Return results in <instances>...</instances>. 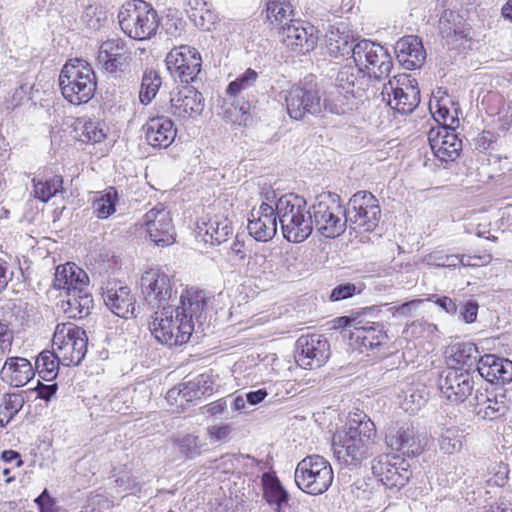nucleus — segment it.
Wrapping results in <instances>:
<instances>
[{
	"label": "nucleus",
	"instance_id": "obj_1",
	"mask_svg": "<svg viewBox=\"0 0 512 512\" xmlns=\"http://www.w3.org/2000/svg\"><path fill=\"white\" fill-rule=\"evenodd\" d=\"M376 446V428L366 414L355 413L343 430L332 438V449L338 461L347 466H360L371 457Z\"/></svg>",
	"mask_w": 512,
	"mask_h": 512
},
{
	"label": "nucleus",
	"instance_id": "obj_2",
	"mask_svg": "<svg viewBox=\"0 0 512 512\" xmlns=\"http://www.w3.org/2000/svg\"><path fill=\"white\" fill-rule=\"evenodd\" d=\"M304 198L285 194L276 201V212L283 237L292 243L306 240L313 231L311 211Z\"/></svg>",
	"mask_w": 512,
	"mask_h": 512
},
{
	"label": "nucleus",
	"instance_id": "obj_3",
	"mask_svg": "<svg viewBox=\"0 0 512 512\" xmlns=\"http://www.w3.org/2000/svg\"><path fill=\"white\" fill-rule=\"evenodd\" d=\"M59 86L67 101L80 105L93 98L97 81L91 65L83 59L75 58L62 67Z\"/></svg>",
	"mask_w": 512,
	"mask_h": 512
},
{
	"label": "nucleus",
	"instance_id": "obj_4",
	"mask_svg": "<svg viewBox=\"0 0 512 512\" xmlns=\"http://www.w3.org/2000/svg\"><path fill=\"white\" fill-rule=\"evenodd\" d=\"M122 31L135 40L144 41L155 36L159 16L153 6L144 0L128 1L118 13Z\"/></svg>",
	"mask_w": 512,
	"mask_h": 512
},
{
	"label": "nucleus",
	"instance_id": "obj_5",
	"mask_svg": "<svg viewBox=\"0 0 512 512\" xmlns=\"http://www.w3.org/2000/svg\"><path fill=\"white\" fill-rule=\"evenodd\" d=\"M149 329L158 342L169 347L187 343L196 331L194 324L185 321L179 309L173 306H163L161 310L155 311Z\"/></svg>",
	"mask_w": 512,
	"mask_h": 512
},
{
	"label": "nucleus",
	"instance_id": "obj_6",
	"mask_svg": "<svg viewBox=\"0 0 512 512\" xmlns=\"http://www.w3.org/2000/svg\"><path fill=\"white\" fill-rule=\"evenodd\" d=\"M295 483L310 495H320L331 486L334 474L332 466L324 457L314 454L302 459L296 466Z\"/></svg>",
	"mask_w": 512,
	"mask_h": 512
},
{
	"label": "nucleus",
	"instance_id": "obj_7",
	"mask_svg": "<svg viewBox=\"0 0 512 512\" xmlns=\"http://www.w3.org/2000/svg\"><path fill=\"white\" fill-rule=\"evenodd\" d=\"M345 208L336 193L322 194L312 206L313 227L326 238H335L346 228Z\"/></svg>",
	"mask_w": 512,
	"mask_h": 512
},
{
	"label": "nucleus",
	"instance_id": "obj_8",
	"mask_svg": "<svg viewBox=\"0 0 512 512\" xmlns=\"http://www.w3.org/2000/svg\"><path fill=\"white\" fill-rule=\"evenodd\" d=\"M53 347L64 366H78L86 356L88 337L86 331L71 323L56 326Z\"/></svg>",
	"mask_w": 512,
	"mask_h": 512
},
{
	"label": "nucleus",
	"instance_id": "obj_9",
	"mask_svg": "<svg viewBox=\"0 0 512 512\" xmlns=\"http://www.w3.org/2000/svg\"><path fill=\"white\" fill-rule=\"evenodd\" d=\"M382 100L401 114H410L420 103L418 83L411 75L402 73L383 84Z\"/></svg>",
	"mask_w": 512,
	"mask_h": 512
},
{
	"label": "nucleus",
	"instance_id": "obj_10",
	"mask_svg": "<svg viewBox=\"0 0 512 512\" xmlns=\"http://www.w3.org/2000/svg\"><path fill=\"white\" fill-rule=\"evenodd\" d=\"M352 57L357 67L369 71V76L381 81L390 76L392 57L382 45L362 39L353 46Z\"/></svg>",
	"mask_w": 512,
	"mask_h": 512
},
{
	"label": "nucleus",
	"instance_id": "obj_11",
	"mask_svg": "<svg viewBox=\"0 0 512 512\" xmlns=\"http://www.w3.org/2000/svg\"><path fill=\"white\" fill-rule=\"evenodd\" d=\"M346 225L354 230L374 231L381 218V209L377 198L368 191H358L345 208Z\"/></svg>",
	"mask_w": 512,
	"mask_h": 512
},
{
	"label": "nucleus",
	"instance_id": "obj_12",
	"mask_svg": "<svg viewBox=\"0 0 512 512\" xmlns=\"http://www.w3.org/2000/svg\"><path fill=\"white\" fill-rule=\"evenodd\" d=\"M203 109L204 97L191 86L173 90L169 100L158 104V113L169 114L182 120L198 117Z\"/></svg>",
	"mask_w": 512,
	"mask_h": 512
},
{
	"label": "nucleus",
	"instance_id": "obj_13",
	"mask_svg": "<svg viewBox=\"0 0 512 512\" xmlns=\"http://www.w3.org/2000/svg\"><path fill=\"white\" fill-rule=\"evenodd\" d=\"M474 370L446 368L441 371L437 385L444 398L453 403L464 402L478 383Z\"/></svg>",
	"mask_w": 512,
	"mask_h": 512
},
{
	"label": "nucleus",
	"instance_id": "obj_14",
	"mask_svg": "<svg viewBox=\"0 0 512 512\" xmlns=\"http://www.w3.org/2000/svg\"><path fill=\"white\" fill-rule=\"evenodd\" d=\"M285 101L287 112L294 120H302L307 115L321 116L322 97L315 85L304 83L292 86Z\"/></svg>",
	"mask_w": 512,
	"mask_h": 512
},
{
	"label": "nucleus",
	"instance_id": "obj_15",
	"mask_svg": "<svg viewBox=\"0 0 512 512\" xmlns=\"http://www.w3.org/2000/svg\"><path fill=\"white\" fill-rule=\"evenodd\" d=\"M140 287L147 304L157 308L169 306L168 301L177 293L171 277L160 269L145 271L140 279Z\"/></svg>",
	"mask_w": 512,
	"mask_h": 512
},
{
	"label": "nucleus",
	"instance_id": "obj_16",
	"mask_svg": "<svg viewBox=\"0 0 512 512\" xmlns=\"http://www.w3.org/2000/svg\"><path fill=\"white\" fill-rule=\"evenodd\" d=\"M166 65L174 78L189 84L194 82L200 73L202 58L197 49L189 45H180L168 53Z\"/></svg>",
	"mask_w": 512,
	"mask_h": 512
},
{
	"label": "nucleus",
	"instance_id": "obj_17",
	"mask_svg": "<svg viewBox=\"0 0 512 512\" xmlns=\"http://www.w3.org/2000/svg\"><path fill=\"white\" fill-rule=\"evenodd\" d=\"M404 459L396 455H380L372 461V473L389 489H400L412 476Z\"/></svg>",
	"mask_w": 512,
	"mask_h": 512
},
{
	"label": "nucleus",
	"instance_id": "obj_18",
	"mask_svg": "<svg viewBox=\"0 0 512 512\" xmlns=\"http://www.w3.org/2000/svg\"><path fill=\"white\" fill-rule=\"evenodd\" d=\"M295 346L296 362L305 369L323 366L331 355L330 345L323 335H302Z\"/></svg>",
	"mask_w": 512,
	"mask_h": 512
},
{
	"label": "nucleus",
	"instance_id": "obj_19",
	"mask_svg": "<svg viewBox=\"0 0 512 512\" xmlns=\"http://www.w3.org/2000/svg\"><path fill=\"white\" fill-rule=\"evenodd\" d=\"M143 226L157 246H169L175 241V228L169 210L159 203L143 216Z\"/></svg>",
	"mask_w": 512,
	"mask_h": 512
},
{
	"label": "nucleus",
	"instance_id": "obj_20",
	"mask_svg": "<svg viewBox=\"0 0 512 512\" xmlns=\"http://www.w3.org/2000/svg\"><path fill=\"white\" fill-rule=\"evenodd\" d=\"M97 60L107 73L120 77L129 67L131 53L124 40L108 39L100 45Z\"/></svg>",
	"mask_w": 512,
	"mask_h": 512
},
{
	"label": "nucleus",
	"instance_id": "obj_21",
	"mask_svg": "<svg viewBox=\"0 0 512 512\" xmlns=\"http://www.w3.org/2000/svg\"><path fill=\"white\" fill-rule=\"evenodd\" d=\"M208 301L209 297L205 291L191 287L181 293L180 305L174 309H179L182 318L194 324L195 332H203L207 320Z\"/></svg>",
	"mask_w": 512,
	"mask_h": 512
},
{
	"label": "nucleus",
	"instance_id": "obj_22",
	"mask_svg": "<svg viewBox=\"0 0 512 512\" xmlns=\"http://www.w3.org/2000/svg\"><path fill=\"white\" fill-rule=\"evenodd\" d=\"M385 441L389 448L407 456L420 454L426 445L425 439L408 423H397L388 428Z\"/></svg>",
	"mask_w": 512,
	"mask_h": 512
},
{
	"label": "nucleus",
	"instance_id": "obj_23",
	"mask_svg": "<svg viewBox=\"0 0 512 512\" xmlns=\"http://www.w3.org/2000/svg\"><path fill=\"white\" fill-rule=\"evenodd\" d=\"M277 223L276 205L263 201L250 211L247 229L255 240L267 242L276 235Z\"/></svg>",
	"mask_w": 512,
	"mask_h": 512
},
{
	"label": "nucleus",
	"instance_id": "obj_24",
	"mask_svg": "<svg viewBox=\"0 0 512 512\" xmlns=\"http://www.w3.org/2000/svg\"><path fill=\"white\" fill-rule=\"evenodd\" d=\"M281 41L294 52L305 54L315 48L318 41L317 31L312 25L290 20L280 28Z\"/></svg>",
	"mask_w": 512,
	"mask_h": 512
},
{
	"label": "nucleus",
	"instance_id": "obj_25",
	"mask_svg": "<svg viewBox=\"0 0 512 512\" xmlns=\"http://www.w3.org/2000/svg\"><path fill=\"white\" fill-rule=\"evenodd\" d=\"M428 140L435 157L443 162L456 160L462 150V141L455 133V127L446 125L432 128Z\"/></svg>",
	"mask_w": 512,
	"mask_h": 512
},
{
	"label": "nucleus",
	"instance_id": "obj_26",
	"mask_svg": "<svg viewBox=\"0 0 512 512\" xmlns=\"http://www.w3.org/2000/svg\"><path fill=\"white\" fill-rule=\"evenodd\" d=\"M102 290L103 301L112 313L125 319L134 315L135 298L128 286L109 282Z\"/></svg>",
	"mask_w": 512,
	"mask_h": 512
},
{
	"label": "nucleus",
	"instance_id": "obj_27",
	"mask_svg": "<svg viewBox=\"0 0 512 512\" xmlns=\"http://www.w3.org/2000/svg\"><path fill=\"white\" fill-rule=\"evenodd\" d=\"M474 373L478 374L477 380L485 379L490 383H509L512 381V361L493 354H486L478 362Z\"/></svg>",
	"mask_w": 512,
	"mask_h": 512
},
{
	"label": "nucleus",
	"instance_id": "obj_28",
	"mask_svg": "<svg viewBox=\"0 0 512 512\" xmlns=\"http://www.w3.org/2000/svg\"><path fill=\"white\" fill-rule=\"evenodd\" d=\"M474 412L485 421H494L506 415L509 405L504 395L498 396L493 391L476 389L474 396Z\"/></svg>",
	"mask_w": 512,
	"mask_h": 512
},
{
	"label": "nucleus",
	"instance_id": "obj_29",
	"mask_svg": "<svg viewBox=\"0 0 512 512\" xmlns=\"http://www.w3.org/2000/svg\"><path fill=\"white\" fill-rule=\"evenodd\" d=\"M143 131L147 143L154 148H167L176 137L174 122L163 113L149 118Z\"/></svg>",
	"mask_w": 512,
	"mask_h": 512
},
{
	"label": "nucleus",
	"instance_id": "obj_30",
	"mask_svg": "<svg viewBox=\"0 0 512 512\" xmlns=\"http://www.w3.org/2000/svg\"><path fill=\"white\" fill-rule=\"evenodd\" d=\"M336 90L353 98H361L368 86V80L364 71L356 65L347 64L342 66L336 76Z\"/></svg>",
	"mask_w": 512,
	"mask_h": 512
},
{
	"label": "nucleus",
	"instance_id": "obj_31",
	"mask_svg": "<svg viewBox=\"0 0 512 512\" xmlns=\"http://www.w3.org/2000/svg\"><path fill=\"white\" fill-rule=\"evenodd\" d=\"M395 53L399 62L407 69L421 67L426 59V52L419 37L409 35L399 39L395 44Z\"/></svg>",
	"mask_w": 512,
	"mask_h": 512
},
{
	"label": "nucleus",
	"instance_id": "obj_32",
	"mask_svg": "<svg viewBox=\"0 0 512 512\" xmlns=\"http://www.w3.org/2000/svg\"><path fill=\"white\" fill-rule=\"evenodd\" d=\"M93 308V298L88 289V284L84 287L74 288L71 292H66V299L61 301V309L68 318L81 319L90 314Z\"/></svg>",
	"mask_w": 512,
	"mask_h": 512
},
{
	"label": "nucleus",
	"instance_id": "obj_33",
	"mask_svg": "<svg viewBox=\"0 0 512 512\" xmlns=\"http://www.w3.org/2000/svg\"><path fill=\"white\" fill-rule=\"evenodd\" d=\"M449 368L470 369L477 368L480 355L477 346L471 342H458L448 346L446 350Z\"/></svg>",
	"mask_w": 512,
	"mask_h": 512
},
{
	"label": "nucleus",
	"instance_id": "obj_34",
	"mask_svg": "<svg viewBox=\"0 0 512 512\" xmlns=\"http://www.w3.org/2000/svg\"><path fill=\"white\" fill-rule=\"evenodd\" d=\"M89 284L86 272L74 263L59 265L55 269L53 286L59 290L71 292L74 288L84 287Z\"/></svg>",
	"mask_w": 512,
	"mask_h": 512
},
{
	"label": "nucleus",
	"instance_id": "obj_35",
	"mask_svg": "<svg viewBox=\"0 0 512 512\" xmlns=\"http://www.w3.org/2000/svg\"><path fill=\"white\" fill-rule=\"evenodd\" d=\"M2 373L11 385L21 387L32 380V364L26 358L12 357L6 360Z\"/></svg>",
	"mask_w": 512,
	"mask_h": 512
},
{
	"label": "nucleus",
	"instance_id": "obj_36",
	"mask_svg": "<svg viewBox=\"0 0 512 512\" xmlns=\"http://www.w3.org/2000/svg\"><path fill=\"white\" fill-rule=\"evenodd\" d=\"M204 241L211 245H220L233 234L231 221L223 215H215L204 223Z\"/></svg>",
	"mask_w": 512,
	"mask_h": 512
},
{
	"label": "nucleus",
	"instance_id": "obj_37",
	"mask_svg": "<svg viewBox=\"0 0 512 512\" xmlns=\"http://www.w3.org/2000/svg\"><path fill=\"white\" fill-rule=\"evenodd\" d=\"M263 498L270 505H275V512H282V506L289 500V493L282 486L277 476L264 473L262 475Z\"/></svg>",
	"mask_w": 512,
	"mask_h": 512
},
{
	"label": "nucleus",
	"instance_id": "obj_38",
	"mask_svg": "<svg viewBox=\"0 0 512 512\" xmlns=\"http://www.w3.org/2000/svg\"><path fill=\"white\" fill-rule=\"evenodd\" d=\"M187 14L194 25L203 31H210L218 20L217 14L203 0H188Z\"/></svg>",
	"mask_w": 512,
	"mask_h": 512
},
{
	"label": "nucleus",
	"instance_id": "obj_39",
	"mask_svg": "<svg viewBox=\"0 0 512 512\" xmlns=\"http://www.w3.org/2000/svg\"><path fill=\"white\" fill-rule=\"evenodd\" d=\"M204 380L203 377H197L195 380L179 384L168 391V399H173L180 405H183V402L190 403L195 399H201L205 394V390L200 387Z\"/></svg>",
	"mask_w": 512,
	"mask_h": 512
},
{
	"label": "nucleus",
	"instance_id": "obj_40",
	"mask_svg": "<svg viewBox=\"0 0 512 512\" xmlns=\"http://www.w3.org/2000/svg\"><path fill=\"white\" fill-rule=\"evenodd\" d=\"M60 363L55 350L43 351L34 361V375L38 373L41 379L50 382L57 377Z\"/></svg>",
	"mask_w": 512,
	"mask_h": 512
},
{
	"label": "nucleus",
	"instance_id": "obj_41",
	"mask_svg": "<svg viewBox=\"0 0 512 512\" xmlns=\"http://www.w3.org/2000/svg\"><path fill=\"white\" fill-rule=\"evenodd\" d=\"M75 130L78 139L85 143H100L106 138L104 124L96 120H78Z\"/></svg>",
	"mask_w": 512,
	"mask_h": 512
},
{
	"label": "nucleus",
	"instance_id": "obj_42",
	"mask_svg": "<svg viewBox=\"0 0 512 512\" xmlns=\"http://www.w3.org/2000/svg\"><path fill=\"white\" fill-rule=\"evenodd\" d=\"M350 95L341 91L329 92L328 96L322 99L321 116L324 113L343 115L353 110V104L349 102Z\"/></svg>",
	"mask_w": 512,
	"mask_h": 512
},
{
	"label": "nucleus",
	"instance_id": "obj_43",
	"mask_svg": "<svg viewBox=\"0 0 512 512\" xmlns=\"http://www.w3.org/2000/svg\"><path fill=\"white\" fill-rule=\"evenodd\" d=\"M463 434L456 427L442 429L438 437V445L440 450L448 455L460 452L463 444Z\"/></svg>",
	"mask_w": 512,
	"mask_h": 512
},
{
	"label": "nucleus",
	"instance_id": "obj_44",
	"mask_svg": "<svg viewBox=\"0 0 512 512\" xmlns=\"http://www.w3.org/2000/svg\"><path fill=\"white\" fill-rule=\"evenodd\" d=\"M161 83V77L155 70H145L142 76L141 89L139 92L140 102L144 105L149 104L156 96Z\"/></svg>",
	"mask_w": 512,
	"mask_h": 512
},
{
	"label": "nucleus",
	"instance_id": "obj_45",
	"mask_svg": "<svg viewBox=\"0 0 512 512\" xmlns=\"http://www.w3.org/2000/svg\"><path fill=\"white\" fill-rule=\"evenodd\" d=\"M62 185L63 179L58 175H54L45 181H34V198H37L42 202H47L57 193L62 192Z\"/></svg>",
	"mask_w": 512,
	"mask_h": 512
},
{
	"label": "nucleus",
	"instance_id": "obj_46",
	"mask_svg": "<svg viewBox=\"0 0 512 512\" xmlns=\"http://www.w3.org/2000/svg\"><path fill=\"white\" fill-rule=\"evenodd\" d=\"M117 191L110 187L106 192L93 202L94 214L99 219H106L116 211Z\"/></svg>",
	"mask_w": 512,
	"mask_h": 512
},
{
	"label": "nucleus",
	"instance_id": "obj_47",
	"mask_svg": "<svg viewBox=\"0 0 512 512\" xmlns=\"http://www.w3.org/2000/svg\"><path fill=\"white\" fill-rule=\"evenodd\" d=\"M446 102H451L449 99H436L430 101L429 108L432 116L438 123H442L441 126L455 127L454 124L458 125V118L450 111L447 107Z\"/></svg>",
	"mask_w": 512,
	"mask_h": 512
},
{
	"label": "nucleus",
	"instance_id": "obj_48",
	"mask_svg": "<svg viewBox=\"0 0 512 512\" xmlns=\"http://www.w3.org/2000/svg\"><path fill=\"white\" fill-rule=\"evenodd\" d=\"M293 14L291 5L286 0H269L267 3V17L271 22L278 23L281 27L285 26L284 21L290 20Z\"/></svg>",
	"mask_w": 512,
	"mask_h": 512
},
{
	"label": "nucleus",
	"instance_id": "obj_49",
	"mask_svg": "<svg viewBox=\"0 0 512 512\" xmlns=\"http://www.w3.org/2000/svg\"><path fill=\"white\" fill-rule=\"evenodd\" d=\"M357 340H361V345L364 348L373 349L382 344L387 338L383 331V325L378 323L376 325H369L363 334L356 336Z\"/></svg>",
	"mask_w": 512,
	"mask_h": 512
},
{
	"label": "nucleus",
	"instance_id": "obj_50",
	"mask_svg": "<svg viewBox=\"0 0 512 512\" xmlns=\"http://www.w3.org/2000/svg\"><path fill=\"white\" fill-rule=\"evenodd\" d=\"M356 43L354 40H349L348 35L337 33H331L328 39V47L332 54L337 56H344L353 52V46Z\"/></svg>",
	"mask_w": 512,
	"mask_h": 512
},
{
	"label": "nucleus",
	"instance_id": "obj_51",
	"mask_svg": "<svg viewBox=\"0 0 512 512\" xmlns=\"http://www.w3.org/2000/svg\"><path fill=\"white\" fill-rule=\"evenodd\" d=\"M258 74L253 69H247L236 80L232 81L227 87V94L236 95L241 90L251 86L257 79Z\"/></svg>",
	"mask_w": 512,
	"mask_h": 512
},
{
	"label": "nucleus",
	"instance_id": "obj_52",
	"mask_svg": "<svg viewBox=\"0 0 512 512\" xmlns=\"http://www.w3.org/2000/svg\"><path fill=\"white\" fill-rule=\"evenodd\" d=\"M113 502L107 497L101 494L91 496L87 504L82 508L80 512H105L111 509Z\"/></svg>",
	"mask_w": 512,
	"mask_h": 512
},
{
	"label": "nucleus",
	"instance_id": "obj_53",
	"mask_svg": "<svg viewBox=\"0 0 512 512\" xmlns=\"http://www.w3.org/2000/svg\"><path fill=\"white\" fill-rule=\"evenodd\" d=\"M373 312V308H365L361 311L353 312V319H355V322L357 325H352V330L354 331V335L357 336L358 334H363L366 331V328L369 327V325H376L378 322L371 321L367 319L368 316H371Z\"/></svg>",
	"mask_w": 512,
	"mask_h": 512
},
{
	"label": "nucleus",
	"instance_id": "obj_54",
	"mask_svg": "<svg viewBox=\"0 0 512 512\" xmlns=\"http://www.w3.org/2000/svg\"><path fill=\"white\" fill-rule=\"evenodd\" d=\"M198 442L199 439L197 436L187 434L177 440V445L183 455L187 458H193L198 454Z\"/></svg>",
	"mask_w": 512,
	"mask_h": 512
},
{
	"label": "nucleus",
	"instance_id": "obj_55",
	"mask_svg": "<svg viewBox=\"0 0 512 512\" xmlns=\"http://www.w3.org/2000/svg\"><path fill=\"white\" fill-rule=\"evenodd\" d=\"M1 406H5L9 415L14 417L24 406V396L22 393L4 394Z\"/></svg>",
	"mask_w": 512,
	"mask_h": 512
},
{
	"label": "nucleus",
	"instance_id": "obj_56",
	"mask_svg": "<svg viewBox=\"0 0 512 512\" xmlns=\"http://www.w3.org/2000/svg\"><path fill=\"white\" fill-rule=\"evenodd\" d=\"M479 304L476 300L469 299L463 303L459 310L460 319L467 323H474L477 319Z\"/></svg>",
	"mask_w": 512,
	"mask_h": 512
},
{
	"label": "nucleus",
	"instance_id": "obj_57",
	"mask_svg": "<svg viewBox=\"0 0 512 512\" xmlns=\"http://www.w3.org/2000/svg\"><path fill=\"white\" fill-rule=\"evenodd\" d=\"M421 303L422 300L420 299L411 300L399 306H393L389 310L394 317L408 318L413 316V313L417 311Z\"/></svg>",
	"mask_w": 512,
	"mask_h": 512
},
{
	"label": "nucleus",
	"instance_id": "obj_58",
	"mask_svg": "<svg viewBox=\"0 0 512 512\" xmlns=\"http://www.w3.org/2000/svg\"><path fill=\"white\" fill-rule=\"evenodd\" d=\"M356 292V286L353 283H344L333 288L330 294L331 301H341L352 297Z\"/></svg>",
	"mask_w": 512,
	"mask_h": 512
},
{
	"label": "nucleus",
	"instance_id": "obj_59",
	"mask_svg": "<svg viewBox=\"0 0 512 512\" xmlns=\"http://www.w3.org/2000/svg\"><path fill=\"white\" fill-rule=\"evenodd\" d=\"M34 503L37 504L39 512H56V503L52 498L47 489L34 499Z\"/></svg>",
	"mask_w": 512,
	"mask_h": 512
},
{
	"label": "nucleus",
	"instance_id": "obj_60",
	"mask_svg": "<svg viewBox=\"0 0 512 512\" xmlns=\"http://www.w3.org/2000/svg\"><path fill=\"white\" fill-rule=\"evenodd\" d=\"M13 341V331L5 320H0V349L10 350Z\"/></svg>",
	"mask_w": 512,
	"mask_h": 512
},
{
	"label": "nucleus",
	"instance_id": "obj_61",
	"mask_svg": "<svg viewBox=\"0 0 512 512\" xmlns=\"http://www.w3.org/2000/svg\"><path fill=\"white\" fill-rule=\"evenodd\" d=\"M57 389L58 387L56 383L43 384L41 381H38L37 385L34 387V392L37 393V398L48 401L55 395Z\"/></svg>",
	"mask_w": 512,
	"mask_h": 512
},
{
	"label": "nucleus",
	"instance_id": "obj_62",
	"mask_svg": "<svg viewBox=\"0 0 512 512\" xmlns=\"http://www.w3.org/2000/svg\"><path fill=\"white\" fill-rule=\"evenodd\" d=\"M230 432L231 426L228 424L213 425L208 428V435L213 441H222L226 439Z\"/></svg>",
	"mask_w": 512,
	"mask_h": 512
},
{
	"label": "nucleus",
	"instance_id": "obj_63",
	"mask_svg": "<svg viewBox=\"0 0 512 512\" xmlns=\"http://www.w3.org/2000/svg\"><path fill=\"white\" fill-rule=\"evenodd\" d=\"M491 260L490 255H462V265L468 267H479L489 263Z\"/></svg>",
	"mask_w": 512,
	"mask_h": 512
},
{
	"label": "nucleus",
	"instance_id": "obj_64",
	"mask_svg": "<svg viewBox=\"0 0 512 512\" xmlns=\"http://www.w3.org/2000/svg\"><path fill=\"white\" fill-rule=\"evenodd\" d=\"M500 129L508 131L512 127V104H508L507 108L502 109L499 113Z\"/></svg>",
	"mask_w": 512,
	"mask_h": 512
}]
</instances>
